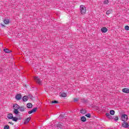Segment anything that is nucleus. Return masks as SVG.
<instances>
[{
	"label": "nucleus",
	"mask_w": 129,
	"mask_h": 129,
	"mask_svg": "<svg viewBox=\"0 0 129 129\" xmlns=\"http://www.w3.org/2000/svg\"><path fill=\"white\" fill-rule=\"evenodd\" d=\"M80 13L81 15H85L86 14V7L84 5H81L80 6Z\"/></svg>",
	"instance_id": "f257e3e1"
},
{
	"label": "nucleus",
	"mask_w": 129,
	"mask_h": 129,
	"mask_svg": "<svg viewBox=\"0 0 129 129\" xmlns=\"http://www.w3.org/2000/svg\"><path fill=\"white\" fill-rule=\"evenodd\" d=\"M34 80L37 84H39V85H42V81L41 80V79L39 78V77H35Z\"/></svg>",
	"instance_id": "f03ea898"
},
{
	"label": "nucleus",
	"mask_w": 129,
	"mask_h": 129,
	"mask_svg": "<svg viewBox=\"0 0 129 129\" xmlns=\"http://www.w3.org/2000/svg\"><path fill=\"white\" fill-rule=\"evenodd\" d=\"M121 119L122 121H126L127 119H128V117H127V115L126 114H123L121 116Z\"/></svg>",
	"instance_id": "7ed1b4c3"
},
{
	"label": "nucleus",
	"mask_w": 129,
	"mask_h": 129,
	"mask_svg": "<svg viewBox=\"0 0 129 129\" xmlns=\"http://www.w3.org/2000/svg\"><path fill=\"white\" fill-rule=\"evenodd\" d=\"M122 126L124 127V128H129L128 123L126 121H124L122 123Z\"/></svg>",
	"instance_id": "20e7f679"
},
{
	"label": "nucleus",
	"mask_w": 129,
	"mask_h": 129,
	"mask_svg": "<svg viewBox=\"0 0 129 129\" xmlns=\"http://www.w3.org/2000/svg\"><path fill=\"white\" fill-rule=\"evenodd\" d=\"M106 116L107 118H109V119H113L112 116H111V115L108 112L106 113Z\"/></svg>",
	"instance_id": "39448f33"
},
{
	"label": "nucleus",
	"mask_w": 129,
	"mask_h": 129,
	"mask_svg": "<svg viewBox=\"0 0 129 129\" xmlns=\"http://www.w3.org/2000/svg\"><path fill=\"white\" fill-rule=\"evenodd\" d=\"M37 108H33L31 110L28 111L29 114H31V113H33L34 112H36L37 111Z\"/></svg>",
	"instance_id": "423d86ee"
},
{
	"label": "nucleus",
	"mask_w": 129,
	"mask_h": 129,
	"mask_svg": "<svg viewBox=\"0 0 129 129\" xmlns=\"http://www.w3.org/2000/svg\"><path fill=\"white\" fill-rule=\"evenodd\" d=\"M27 108H25L24 106H19V110L20 111H21L22 112L25 111V110H26Z\"/></svg>",
	"instance_id": "0eeeda50"
},
{
	"label": "nucleus",
	"mask_w": 129,
	"mask_h": 129,
	"mask_svg": "<svg viewBox=\"0 0 129 129\" xmlns=\"http://www.w3.org/2000/svg\"><path fill=\"white\" fill-rule=\"evenodd\" d=\"M22 100L24 102H26V101H28V100H29V96L26 95L24 96L22 98Z\"/></svg>",
	"instance_id": "6e6552de"
},
{
	"label": "nucleus",
	"mask_w": 129,
	"mask_h": 129,
	"mask_svg": "<svg viewBox=\"0 0 129 129\" xmlns=\"http://www.w3.org/2000/svg\"><path fill=\"white\" fill-rule=\"evenodd\" d=\"M101 31L102 33H106V32H107V31H108V29H107V28H106V27H103L101 28Z\"/></svg>",
	"instance_id": "1a4fd4ad"
},
{
	"label": "nucleus",
	"mask_w": 129,
	"mask_h": 129,
	"mask_svg": "<svg viewBox=\"0 0 129 129\" xmlns=\"http://www.w3.org/2000/svg\"><path fill=\"white\" fill-rule=\"evenodd\" d=\"M20 106L18 105V104H14L13 105V109H19Z\"/></svg>",
	"instance_id": "9d476101"
},
{
	"label": "nucleus",
	"mask_w": 129,
	"mask_h": 129,
	"mask_svg": "<svg viewBox=\"0 0 129 129\" xmlns=\"http://www.w3.org/2000/svg\"><path fill=\"white\" fill-rule=\"evenodd\" d=\"M15 98H16V99H17V100H20V99H21V98H22V95L21 94L16 95Z\"/></svg>",
	"instance_id": "9b49d317"
},
{
	"label": "nucleus",
	"mask_w": 129,
	"mask_h": 129,
	"mask_svg": "<svg viewBox=\"0 0 129 129\" xmlns=\"http://www.w3.org/2000/svg\"><path fill=\"white\" fill-rule=\"evenodd\" d=\"M7 117L9 118V119H13L14 115L12 113H9L8 114Z\"/></svg>",
	"instance_id": "f8f14e48"
},
{
	"label": "nucleus",
	"mask_w": 129,
	"mask_h": 129,
	"mask_svg": "<svg viewBox=\"0 0 129 129\" xmlns=\"http://www.w3.org/2000/svg\"><path fill=\"white\" fill-rule=\"evenodd\" d=\"M31 117L26 118L25 121L24 122V124H27V123H28L30 121V120H31Z\"/></svg>",
	"instance_id": "ddd939ff"
},
{
	"label": "nucleus",
	"mask_w": 129,
	"mask_h": 129,
	"mask_svg": "<svg viewBox=\"0 0 129 129\" xmlns=\"http://www.w3.org/2000/svg\"><path fill=\"white\" fill-rule=\"evenodd\" d=\"M80 111L82 114H85L87 112V111L85 109H81Z\"/></svg>",
	"instance_id": "4468645a"
},
{
	"label": "nucleus",
	"mask_w": 129,
	"mask_h": 129,
	"mask_svg": "<svg viewBox=\"0 0 129 129\" xmlns=\"http://www.w3.org/2000/svg\"><path fill=\"white\" fill-rule=\"evenodd\" d=\"M122 91L124 93H129V89L124 88L122 90Z\"/></svg>",
	"instance_id": "2eb2a0df"
},
{
	"label": "nucleus",
	"mask_w": 129,
	"mask_h": 129,
	"mask_svg": "<svg viewBox=\"0 0 129 129\" xmlns=\"http://www.w3.org/2000/svg\"><path fill=\"white\" fill-rule=\"evenodd\" d=\"M4 22L5 23V24H6V25H8L10 24V19H5L4 20Z\"/></svg>",
	"instance_id": "dca6fc26"
},
{
	"label": "nucleus",
	"mask_w": 129,
	"mask_h": 129,
	"mask_svg": "<svg viewBox=\"0 0 129 129\" xmlns=\"http://www.w3.org/2000/svg\"><path fill=\"white\" fill-rule=\"evenodd\" d=\"M3 50L4 51V52H5V53H11V52H12L11 50H9V49H8V48H6L5 49L4 48V49H3Z\"/></svg>",
	"instance_id": "f3484780"
},
{
	"label": "nucleus",
	"mask_w": 129,
	"mask_h": 129,
	"mask_svg": "<svg viewBox=\"0 0 129 129\" xmlns=\"http://www.w3.org/2000/svg\"><path fill=\"white\" fill-rule=\"evenodd\" d=\"M27 107L28 108H32V107H33V104L31 103H28L27 104Z\"/></svg>",
	"instance_id": "a211bd4d"
},
{
	"label": "nucleus",
	"mask_w": 129,
	"mask_h": 129,
	"mask_svg": "<svg viewBox=\"0 0 129 129\" xmlns=\"http://www.w3.org/2000/svg\"><path fill=\"white\" fill-rule=\"evenodd\" d=\"M14 109L13 111L14 113H15V114H16V115L19 114L20 112H19L18 109Z\"/></svg>",
	"instance_id": "6ab92c4d"
},
{
	"label": "nucleus",
	"mask_w": 129,
	"mask_h": 129,
	"mask_svg": "<svg viewBox=\"0 0 129 129\" xmlns=\"http://www.w3.org/2000/svg\"><path fill=\"white\" fill-rule=\"evenodd\" d=\"M81 121H83V122H85V121H86V118L85 117V116H83L81 118Z\"/></svg>",
	"instance_id": "aec40b11"
},
{
	"label": "nucleus",
	"mask_w": 129,
	"mask_h": 129,
	"mask_svg": "<svg viewBox=\"0 0 129 129\" xmlns=\"http://www.w3.org/2000/svg\"><path fill=\"white\" fill-rule=\"evenodd\" d=\"M56 126L58 129H61L63 127V125L61 124H57L56 125Z\"/></svg>",
	"instance_id": "412c9836"
},
{
	"label": "nucleus",
	"mask_w": 129,
	"mask_h": 129,
	"mask_svg": "<svg viewBox=\"0 0 129 129\" xmlns=\"http://www.w3.org/2000/svg\"><path fill=\"white\" fill-rule=\"evenodd\" d=\"M112 13V10L110 9L106 12V15H110Z\"/></svg>",
	"instance_id": "4be33fe9"
},
{
	"label": "nucleus",
	"mask_w": 129,
	"mask_h": 129,
	"mask_svg": "<svg viewBox=\"0 0 129 129\" xmlns=\"http://www.w3.org/2000/svg\"><path fill=\"white\" fill-rule=\"evenodd\" d=\"M18 119H20V118L19 119V118H17V117H13V118H12V120H13V121L17 122Z\"/></svg>",
	"instance_id": "5701e85b"
},
{
	"label": "nucleus",
	"mask_w": 129,
	"mask_h": 129,
	"mask_svg": "<svg viewBox=\"0 0 129 129\" xmlns=\"http://www.w3.org/2000/svg\"><path fill=\"white\" fill-rule=\"evenodd\" d=\"M61 97H66L67 96V94L65 92H63L61 94Z\"/></svg>",
	"instance_id": "b1692460"
},
{
	"label": "nucleus",
	"mask_w": 129,
	"mask_h": 129,
	"mask_svg": "<svg viewBox=\"0 0 129 129\" xmlns=\"http://www.w3.org/2000/svg\"><path fill=\"white\" fill-rule=\"evenodd\" d=\"M114 113H115V111H114V110H110V114H111V115H114Z\"/></svg>",
	"instance_id": "393cba45"
},
{
	"label": "nucleus",
	"mask_w": 129,
	"mask_h": 129,
	"mask_svg": "<svg viewBox=\"0 0 129 129\" xmlns=\"http://www.w3.org/2000/svg\"><path fill=\"white\" fill-rule=\"evenodd\" d=\"M52 103H55V104H58L59 103V101H56V100H53L51 101L50 103V104H52Z\"/></svg>",
	"instance_id": "a878e982"
},
{
	"label": "nucleus",
	"mask_w": 129,
	"mask_h": 129,
	"mask_svg": "<svg viewBox=\"0 0 129 129\" xmlns=\"http://www.w3.org/2000/svg\"><path fill=\"white\" fill-rule=\"evenodd\" d=\"M113 119H114V120H115V121H117V120H118V116H112Z\"/></svg>",
	"instance_id": "bb28decb"
},
{
	"label": "nucleus",
	"mask_w": 129,
	"mask_h": 129,
	"mask_svg": "<svg viewBox=\"0 0 129 129\" xmlns=\"http://www.w3.org/2000/svg\"><path fill=\"white\" fill-rule=\"evenodd\" d=\"M85 115V116H87V117H88V118H90V117H91V114H90V113H87Z\"/></svg>",
	"instance_id": "cd10ccee"
},
{
	"label": "nucleus",
	"mask_w": 129,
	"mask_h": 129,
	"mask_svg": "<svg viewBox=\"0 0 129 129\" xmlns=\"http://www.w3.org/2000/svg\"><path fill=\"white\" fill-rule=\"evenodd\" d=\"M103 3L104 4V5H108V4L109 3V1L108 0H105Z\"/></svg>",
	"instance_id": "c85d7f7f"
},
{
	"label": "nucleus",
	"mask_w": 129,
	"mask_h": 129,
	"mask_svg": "<svg viewBox=\"0 0 129 129\" xmlns=\"http://www.w3.org/2000/svg\"><path fill=\"white\" fill-rule=\"evenodd\" d=\"M4 129H10V126L9 125H6L4 126Z\"/></svg>",
	"instance_id": "c756f323"
},
{
	"label": "nucleus",
	"mask_w": 129,
	"mask_h": 129,
	"mask_svg": "<svg viewBox=\"0 0 129 129\" xmlns=\"http://www.w3.org/2000/svg\"><path fill=\"white\" fill-rule=\"evenodd\" d=\"M82 100L83 102H84L85 103H87L88 102V101L85 99H82Z\"/></svg>",
	"instance_id": "7c9ffc66"
},
{
	"label": "nucleus",
	"mask_w": 129,
	"mask_h": 129,
	"mask_svg": "<svg viewBox=\"0 0 129 129\" xmlns=\"http://www.w3.org/2000/svg\"><path fill=\"white\" fill-rule=\"evenodd\" d=\"M125 30H126V31H129V26H125Z\"/></svg>",
	"instance_id": "2f4dec72"
},
{
	"label": "nucleus",
	"mask_w": 129,
	"mask_h": 129,
	"mask_svg": "<svg viewBox=\"0 0 129 129\" xmlns=\"http://www.w3.org/2000/svg\"><path fill=\"white\" fill-rule=\"evenodd\" d=\"M28 99L29 98L30 99H32L33 98V96L31 95H29L28 96Z\"/></svg>",
	"instance_id": "473e14b6"
},
{
	"label": "nucleus",
	"mask_w": 129,
	"mask_h": 129,
	"mask_svg": "<svg viewBox=\"0 0 129 129\" xmlns=\"http://www.w3.org/2000/svg\"><path fill=\"white\" fill-rule=\"evenodd\" d=\"M74 101L75 102H76L78 101V98H74Z\"/></svg>",
	"instance_id": "72a5a7b5"
},
{
	"label": "nucleus",
	"mask_w": 129,
	"mask_h": 129,
	"mask_svg": "<svg viewBox=\"0 0 129 129\" xmlns=\"http://www.w3.org/2000/svg\"><path fill=\"white\" fill-rule=\"evenodd\" d=\"M59 116L60 118H63V117H64V115L63 114H61Z\"/></svg>",
	"instance_id": "f704fd0d"
},
{
	"label": "nucleus",
	"mask_w": 129,
	"mask_h": 129,
	"mask_svg": "<svg viewBox=\"0 0 129 129\" xmlns=\"http://www.w3.org/2000/svg\"><path fill=\"white\" fill-rule=\"evenodd\" d=\"M4 71V70H3V69H0V73H2V72H3Z\"/></svg>",
	"instance_id": "c9c22d12"
},
{
	"label": "nucleus",
	"mask_w": 129,
	"mask_h": 129,
	"mask_svg": "<svg viewBox=\"0 0 129 129\" xmlns=\"http://www.w3.org/2000/svg\"><path fill=\"white\" fill-rule=\"evenodd\" d=\"M1 26L2 27H6V26H5V25L3 24H1Z\"/></svg>",
	"instance_id": "e433bc0d"
},
{
	"label": "nucleus",
	"mask_w": 129,
	"mask_h": 129,
	"mask_svg": "<svg viewBox=\"0 0 129 129\" xmlns=\"http://www.w3.org/2000/svg\"><path fill=\"white\" fill-rule=\"evenodd\" d=\"M9 123H10V124L14 125V123H13V122H9Z\"/></svg>",
	"instance_id": "4c0bfd02"
}]
</instances>
